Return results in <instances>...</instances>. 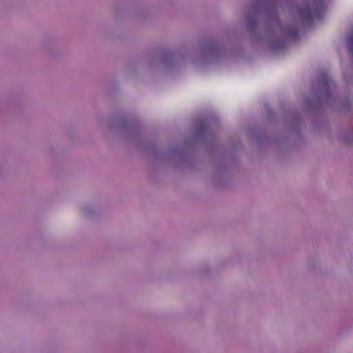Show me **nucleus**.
Here are the masks:
<instances>
[{
    "mask_svg": "<svg viewBox=\"0 0 353 353\" xmlns=\"http://www.w3.org/2000/svg\"><path fill=\"white\" fill-rule=\"evenodd\" d=\"M325 11V6L323 0H307V5L300 8L299 12L303 21L309 22L320 19Z\"/></svg>",
    "mask_w": 353,
    "mask_h": 353,
    "instance_id": "1",
    "label": "nucleus"
},
{
    "mask_svg": "<svg viewBox=\"0 0 353 353\" xmlns=\"http://www.w3.org/2000/svg\"><path fill=\"white\" fill-rule=\"evenodd\" d=\"M329 81H330V80L328 79V78L327 77L324 78L323 83L325 84V86H327L329 85Z\"/></svg>",
    "mask_w": 353,
    "mask_h": 353,
    "instance_id": "2",
    "label": "nucleus"
}]
</instances>
